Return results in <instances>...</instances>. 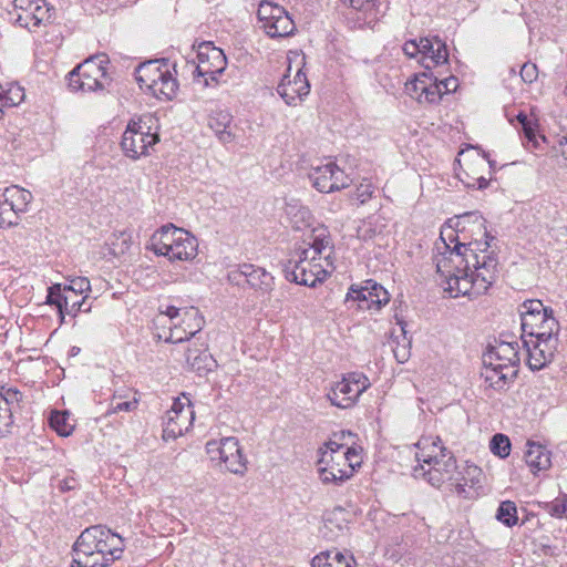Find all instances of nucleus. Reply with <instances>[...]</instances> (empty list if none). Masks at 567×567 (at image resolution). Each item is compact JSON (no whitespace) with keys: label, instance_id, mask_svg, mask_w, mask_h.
<instances>
[{"label":"nucleus","instance_id":"36","mask_svg":"<svg viewBox=\"0 0 567 567\" xmlns=\"http://www.w3.org/2000/svg\"><path fill=\"white\" fill-rule=\"evenodd\" d=\"M417 452L415 453L416 461L419 462V454H422L424 451L427 453L437 455L440 458H445V454H452L447 451L446 447L443 446L442 441L439 436H425L421 437L416 443Z\"/></svg>","mask_w":567,"mask_h":567},{"label":"nucleus","instance_id":"49","mask_svg":"<svg viewBox=\"0 0 567 567\" xmlns=\"http://www.w3.org/2000/svg\"><path fill=\"white\" fill-rule=\"evenodd\" d=\"M547 512L550 516L561 518L567 516V495L558 497L546 505Z\"/></svg>","mask_w":567,"mask_h":567},{"label":"nucleus","instance_id":"6","mask_svg":"<svg viewBox=\"0 0 567 567\" xmlns=\"http://www.w3.org/2000/svg\"><path fill=\"white\" fill-rule=\"evenodd\" d=\"M175 74V65L166 59L150 60L135 69V79L140 86L165 101L174 99L177 93L178 81Z\"/></svg>","mask_w":567,"mask_h":567},{"label":"nucleus","instance_id":"26","mask_svg":"<svg viewBox=\"0 0 567 567\" xmlns=\"http://www.w3.org/2000/svg\"><path fill=\"white\" fill-rule=\"evenodd\" d=\"M233 115L226 110L215 111L210 117L208 125L215 132L218 140L223 143H230L235 135L230 131Z\"/></svg>","mask_w":567,"mask_h":567},{"label":"nucleus","instance_id":"4","mask_svg":"<svg viewBox=\"0 0 567 567\" xmlns=\"http://www.w3.org/2000/svg\"><path fill=\"white\" fill-rule=\"evenodd\" d=\"M124 547L122 536L104 525H94L80 534L73 550L89 555L93 561L97 563V567H110L115 560L122 558Z\"/></svg>","mask_w":567,"mask_h":567},{"label":"nucleus","instance_id":"19","mask_svg":"<svg viewBox=\"0 0 567 567\" xmlns=\"http://www.w3.org/2000/svg\"><path fill=\"white\" fill-rule=\"evenodd\" d=\"M518 348L519 346L516 341H499L484 353L483 363L496 367V369L511 367L517 373L519 364Z\"/></svg>","mask_w":567,"mask_h":567},{"label":"nucleus","instance_id":"23","mask_svg":"<svg viewBox=\"0 0 567 567\" xmlns=\"http://www.w3.org/2000/svg\"><path fill=\"white\" fill-rule=\"evenodd\" d=\"M421 62L425 69L431 70L434 66H440L447 63L449 53L445 42L437 37L421 38L420 48Z\"/></svg>","mask_w":567,"mask_h":567},{"label":"nucleus","instance_id":"54","mask_svg":"<svg viewBox=\"0 0 567 567\" xmlns=\"http://www.w3.org/2000/svg\"><path fill=\"white\" fill-rule=\"evenodd\" d=\"M75 553V558H73L72 563H71V567H97V563L96 561H93L89 555H84L83 553H80V551H74Z\"/></svg>","mask_w":567,"mask_h":567},{"label":"nucleus","instance_id":"46","mask_svg":"<svg viewBox=\"0 0 567 567\" xmlns=\"http://www.w3.org/2000/svg\"><path fill=\"white\" fill-rule=\"evenodd\" d=\"M491 451L501 458L507 457L511 453L508 436L502 433L495 434L491 440Z\"/></svg>","mask_w":567,"mask_h":567},{"label":"nucleus","instance_id":"17","mask_svg":"<svg viewBox=\"0 0 567 567\" xmlns=\"http://www.w3.org/2000/svg\"><path fill=\"white\" fill-rule=\"evenodd\" d=\"M197 58L198 64L195 72L205 78L206 84H208V79L216 81L217 75L224 72L227 64L224 52L210 43H203L199 47Z\"/></svg>","mask_w":567,"mask_h":567},{"label":"nucleus","instance_id":"58","mask_svg":"<svg viewBox=\"0 0 567 567\" xmlns=\"http://www.w3.org/2000/svg\"><path fill=\"white\" fill-rule=\"evenodd\" d=\"M59 487L63 492L71 491L75 487V480L74 478H65L60 482Z\"/></svg>","mask_w":567,"mask_h":567},{"label":"nucleus","instance_id":"42","mask_svg":"<svg viewBox=\"0 0 567 567\" xmlns=\"http://www.w3.org/2000/svg\"><path fill=\"white\" fill-rule=\"evenodd\" d=\"M343 4L351 7L357 11H361L365 17H375L381 6L380 0H341Z\"/></svg>","mask_w":567,"mask_h":567},{"label":"nucleus","instance_id":"52","mask_svg":"<svg viewBox=\"0 0 567 567\" xmlns=\"http://www.w3.org/2000/svg\"><path fill=\"white\" fill-rule=\"evenodd\" d=\"M538 76L537 65L534 63H525L520 69V78L526 83H533Z\"/></svg>","mask_w":567,"mask_h":567},{"label":"nucleus","instance_id":"31","mask_svg":"<svg viewBox=\"0 0 567 567\" xmlns=\"http://www.w3.org/2000/svg\"><path fill=\"white\" fill-rule=\"evenodd\" d=\"M2 195L3 200H8L18 215L27 210L28 205L33 198L29 190L17 185L7 187Z\"/></svg>","mask_w":567,"mask_h":567},{"label":"nucleus","instance_id":"35","mask_svg":"<svg viewBox=\"0 0 567 567\" xmlns=\"http://www.w3.org/2000/svg\"><path fill=\"white\" fill-rule=\"evenodd\" d=\"M186 362L192 370L202 373L212 370L214 359L206 350L188 349L186 352Z\"/></svg>","mask_w":567,"mask_h":567},{"label":"nucleus","instance_id":"3","mask_svg":"<svg viewBox=\"0 0 567 567\" xmlns=\"http://www.w3.org/2000/svg\"><path fill=\"white\" fill-rule=\"evenodd\" d=\"M350 431H340L319 449L318 473L323 484H341L349 480L362 463L361 450L349 445Z\"/></svg>","mask_w":567,"mask_h":567},{"label":"nucleus","instance_id":"48","mask_svg":"<svg viewBox=\"0 0 567 567\" xmlns=\"http://www.w3.org/2000/svg\"><path fill=\"white\" fill-rule=\"evenodd\" d=\"M375 193V186L368 179H363L352 194V198L355 199L360 205L368 203Z\"/></svg>","mask_w":567,"mask_h":567},{"label":"nucleus","instance_id":"8","mask_svg":"<svg viewBox=\"0 0 567 567\" xmlns=\"http://www.w3.org/2000/svg\"><path fill=\"white\" fill-rule=\"evenodd\" d=\"M168 318L172 321L171 333L166 338L167 342L178 343L188 340L204 327V319L197 308H177L168 306L161 310L157 320L163 321Z\"/></svg>","mask_w":567,"mask_h":567},{"label":"nucleus","instance_id":"11","mask_svg":"<svg viewBox=\"0 0 567 567\" xmlns=\"http://www.w3.org/2000/svg\"><path fill=\"white\" fill-rule=\"evenodd\" d=\"M206 453L212 462L230 473L244 475L247 470V461L243 455L239 441L234 436L208 441Z\"/></svg>","mask_w":567,"mask_h":567},{"label":"nucleus","instance_id":"39","mask_svg":"<svg viewBox=\"0 0 567 567\" xmlns=\"http://www.w3.org/2000/svg\"><path fill=\"white\" fill-rule=\"evenodd\" d=\"M423 103L436 104L443 96V91L440 87L439 78L433 73H427L424 94H422Z\"/></svg>","mask_w":567,"mask_h":567},{"label":"nucleus","instance_id":"38","mask_svg":"<svg viewBox=\"0 0 567 567\" xmlns=\"http://www.w3.org/2000/svg\"><path fill=\"white\" fill-rule=\"evenodd\" d=\"M559 331V323L551 315L547 320H545L539 328H537L533 333L529 334L530 339L539 340V341H549L550 339H557V334Z\"/></svg>","mask_w":567,"mask_h":567},{"label":"nucleus","instance_id":"51","mask_svg":"<svg viewBox=\"0 0 567 567\" xmlns=\"http://www.w3.org/2000/svg\"><path fill=\"white\" fill-rule=\"evenodd\" d=\"M518 122L522 124L524 135L527 138L528 142H532L534 146L536 147L538 145L535 131L532 126V121L528 118V116L524 113H519L517 115Z\"/></svg>","mask_w":567,"mask_h":567},{"label":"nucleus","instance_id":"2","mask_svg":"<svg viewBox=\"0 0 567 567\" xmlns=\"http://www.w3.org/2000/svg\"><path fill=\"white\" fill-rule=\"evenodd\" d=\"M415 478H423L434 487L446 485L450 492L463 498H472L477 495L481 487L483 472L476 465H466L462 471L457 470L453 454H445V458L424 451L419 454V465L413 468Z\"/></svg>","mask_w":567,"mask_h":567},{"label":"nucleus","instance_id":"59","mask_svg":"<svg viewBox=\"0 0 567 567\" xmlns=\"http://www.w3.org/2000/svg\"><path fill=\"white\" fill-rule=\"evenodd\" d=\"M394 355L398 359V361L404 362V361H406V359L409 357V352L405 348H403L402 350L396 349V350H394Z\"/></svg>","mask_w":567,"mask_h":567},{"label":"nucleus","instance_id":"41","mask_svg":"<svg viewBox=\"0 0 567 567\" xmlns=\"http://www.w3.org/2000/svg\"><path fill=\"white\" fill-rule=\"evenodd\" d=\"M426 76L427 72H422L405 83L406 94L420 103H423L422 94H424Z\"/></svg>","mask_w":567,"mask_h":567},{"label":"nucleus","instance_id":"44","mask_svg":"<svg viewBox=\"0 0 567 567\" xmlns=\"http://www.w3.org/2000/svg\"><path fill=\"white\" fill-rule=\"evenodd\" d=\"M281 8L270 1H261L257 11L258 19L264 29L266 24H269L277 13L281 12Z\"/></svg>","mask_w":567,"mask_h":567},{"label":"nucleus","instance_id":"20","mask_svg":"<svg viewBox=\"0 0 567 567\" xmlns=\"http://www.w3.org/2000/svg\"><path fill=\"white\" fill-rule=\"evenodd\" d=\"M22 393L14 388L0 386V436L10 433L13 416L21 410Z\"/></svg>","mask_w":567,"mask_h":567},{"label":"nucleus","instance_id":"43","mask_svg":"<svg viewBox=\"0 0 567 567\" xmlns=\"http://www.w3.org/2000/svg\"><path fill=\"white\" fill-rule=\"evenodd\" d=\"M0 97L4 107H12L24 100V91L17 84H11L7 89L2 86V94Z\"/></svg>","mask_w":567,"mask_h":567},{"label":"nucleus","instance_id":"45","mask_svg":"<svg viewBox=\"0 0 567 567\" xmlns=\"http://www.w3.org/2000/svg\"><path fill=\"white\" fill-rule=\"evenodd\" d=\"M110 254L118 257L126 252L131 246V237L125 233L114 234L110 244Z\"/></svg>","mask_w":567,"mask_h":567},{"label":"nucleus","instance_id":"15","mask_svg":"<svg viewBox=\"0 0 567 567\" xmlns=\"http://www.w3.org/2000/svg\"><path fill=\"white\" fill-rule=\"evenodd\" d=\"M347 302H355L361 310L379 311L390 301L389 292L378 282L367 280L362 285H352L346 297Z\"/></svg>","mask_w":567,"mask_h":567},{"label":"nucleus","instance_id":"13","mask_svg":"<svg viewBox=\"0 0 567 567\" xmlns=\"http://www.w3.org/2000/svg\"><path fill=\"white\" fill-rule=\"evenodd\" d=\"M319 259H312L311 256L297 254V258H292L285 267L286 278L298 285L316 287L318 282H322L332 270L327 265H322Z\"/></svg>","mask_w":567,"mask_h":567},{"label":"nucleus","instance_id":"29","mask_svg":"<svg viewBox=\"0 0 567 567\" xmlns=\"http://www.w3.org/2000/svg\"><path fill=\"white\" fill-rule=\"evenodd\" d=\"M312 567H353L354 559L346 557L337 550H328L315 556L311 563Z\"/></svg>","mask_w":567,"mask_h":567},{"label":"nucleus","instance_id":"50","mask_svg":"<svg viewBox=\"0 0 567 567\" xmlns=\"http://www.w3.org/2000/svg\"><path fill=\"white\" fill-rule=\"evenodd\" d=\"M47 302L50 305H55L61 313L63 312V307H68V297L62 298L60 285H54L49 288Z\"/></svg>","mask_w":567,"mask_h":567},{"label":"nucleus","instance_id":"21","mask_svg":"<svg viewBox=\"0 0 567 567\" xmlns=\"http://www.w3.org/2000/svg\"><path fill=\"white\" fill-rule=\"evenodd\" d=\"M553 315V310L545 307L538 299L526 300L520 306L522 331L529 336Z\"/></svg>","mask_w":567,"mask_h":567},{"label":"nucleus","instance_id":"60","mask_svg":"<svg viewBox=\"0 0 567 567\" xmlns=\"http://www.w3.org/2000/svg\"><path fill=\"white\" fill-rule=\"evenodd\" d=\"M82 302H73L72 310L79 311L81 309Z\"/></svg>","mask_w":567,"mask_h":567},{"label":"nucleus","instance_id":"47","mask_svg":"<svg viewBox=\"0 0 567 567\" xmlns=\"http://www.w3.org/2000/svg\"><path fill=\"white\" fill-rule=\"evenodd\" d=\"M19 215L12 208L8 200H3L0 195V227L12 226L18 224Z\"/></svg>","mask_w":567,"mask_h":567},{"label":"nucleus","instance_id":"14","mask_svg":"<svg viewBox=\"0 0 567 567\" xmlns=\"http://www.w3.org/2000/svg\"><path fill=\"white\" fill-rule=\"evenodd\" d=\"M195 417L189 399L183 394L174 401L169 411L164 419L163 439L174 440L187 432Z\"/></svg>","mask_w":567,"mask_h":567},{"label":"nucleus","instance_id":"37","mask_svg":"<svg viewBox=\"0 0 567 567\" xmlns=\"http://www.w3.org/2000/svg\"><path fill=\"white\" fill-rule=\"evenodd\" d=\"M50 425L61 436H69L74 430V424L66 411H52L50 415Z\"/></svg>","mask_w":567,"mask_h":567},{"label":"nucleus","instance_id":"10","mask_svg":"<svg viewBox=\"0 0 567 567\" xmlns=\"http://www.w3.org/2000/svg\"><path fill=\"white\" fill-rule=\"evenodd\" d=\"M150 118L131 121L123 133L121 147L124 155L131 159H138L150 154V148L158 143L159 137L151 132Z\"/></svg>","mask_w":567,"mask_h":567},{"label":"nucleus","instance_id":"61","mask_svg":"<svg viewBox=\"0 0 567 567\" xmlns=\"http://www.w3.org/2000/svg\"><path fill=\"white\" fill-rule=\"evenodd\" d=\"M299 213L301 214L302 219H305L307 216H309V212L305 208H301L299 210Z\"/></svg>","mask_w":567,"mask_h":567},{"label":"nucleus","instance_id":"57","mask_svg":"<svg viewBox=\"0 0 567 567\" xmlns=\"http://www.w3.org/2000/svg\"><path fill=\"white\" fill-rule=\"evenodd\" d=\"M136 405H137L136 400L118 402L116 404H114V402H112L110 413H117L121 411H132V410L136 409Z\"/></svg>","mask_w":567,"mask_h":567},{"label":"nucleus","instance_id":"7","mask_svg":"<svg viewBox=\"0 0 567 567\" xmlns=\"http://www.w3.org/2000/svg\"><path fill=\"white\" fill-rule=\"evenodd\" d=\"M109 59L106 55H93L76 65L68 76L72 91L97 92L109 89L111 78L106 72Z\"/></svg>","mask_w":567,"mask_h":567},{"label":"nucleus","instance_id":"28","mask_svg":"<svg viewBox=\"0 0 567 567\" xmlns=\"http://www.w3.org/2000/svg\"><path fill=\"white\" fill-rule=\"evenodd\" d=\"M295 29V22L284 8H281V12L277 13L275 19L264 28L265 32L271 38L288 37L293 33Z\"/></svg>","mask_w":567,"mask_h":567},{"label":"nucleus","instance_id":"27","mask_svg":"<svg viewBox=\"0 0 567 567\" xmlns=\"http://www.w3.org/2000/svg\"><path fill=\"white\" fill-rule=\"evenodd\" d=\"M482 375L491 388L504 390L516 378L517 373L511 367L496 369V367H489V364L484 363Z\"/></svg>","mask_w":567,"mask_h":567},{"label":"nucleus","instance_id":"16","mask_svg":"<svg viewBox=\"0 0 567 567\" xmlns=\"http://www.w3.org/2000/svg\"><path fill=\"white\" fill-rule=\"evenodd\" d=\"M313 186L321 193H332L346 188L351 179L333 162L312 168L310 175Z\"/></svg>","mask_w":567,"mask_h":567},{"label":"nucleus","instance_id":"40","mask_svg":"<svg viewBox=\"0 0 567 567\" xmlns=\"http://www.w3.org/2000/svg\"><path fill=\"white\" fill-rule=\"evenodd\" d=\"M496 518L504 525L512 527L517 524V507L514 502H502L496 514Z\"/></svg>","mask_w":567,"mask_h":567},{"label":"nucleus","instance_id":"22","mask_svg":"<svg viewBox=\"0 0 567 567\" xmlns=\"http://www.w3.org/2000/svg\"><path fill=\"white\" fill-rule=\"evenodd\" d=\"M558 339H550L549 341L539 340H524V346L527 350V362L532 370H540L554 358L557 349Z\"/></svg>","mask_w":567,"mask_h":567},{"label":"nucleus","instance_id":"1","mask_svg":"<svg viewBox=\"0 0 567 567\" xmlns=\"http://www.w3.org/2000/svg\"><path fill=\"white\" fill-rule=\"evenodd\" d=\"M457 233L462 243L451 248L443 236L436 244L433 261L440 285L452 298L477 297L487 291L497 278L498 260L492 249L484 218L476 212L458 216Z\"/></svg>","mask_w":567,"mask_h":567},{"label":"nucleus","instance_id":"34","mask_svg":"<svg viewBox=\"0 0 567 567\" xmlns=\"http://www.w3.org/2000/svg\"><path fill=\"white\" fill-rule=\"evenodd\" d=\"M386 228V219L379 215L368 217L358 228V237L362 240H371L381 235Z\"/></svg>","mask_w":567,"mask_h":567},{"label":"nucleus","instance_id":"9","mask_svg":"<svg viewBox=\"0 0 567 567\" xmlns=\"http://www.w3.org/2000/svg\"><path fill=\"white\" fill-rule=\"evenodd\" d=\"M371 383L361 372H349L338 381L330 384L326 396L331 405L339 409L354 406L361 394L370 388Z\"/></svg>","mask_w":567,"mask_h":567},{"label":"nucleus","instance_id":"32","mask_svg":"<svg viewBox=\"0 0 567 567\" xmlns=\"http://www.w3.org/2000/svg\"><path fill=\"white\" fill-rule=\"evenodd\" d=\"M301 252L302 255L311 256L312 259L321 260L323 258L327 267L333 269L332 262L330 261V240L323 234L316 236L313 243L308 248H303Z\"/></svg>","mask_w":567,"mask_h":567},{"label":"nucleus","instance_id":"53","mask_svg":"<svg viewBox=\"0 0 567 567\" xmlns=\"http://www.w3.org/2000/svg\"><path fill=\"white\" fill-rule=\"evenodd\" d=\"M90 280L85 277H78L72 279L70 286L68 287V290L76 293H83L90 291Z\"/></svg>","mask_w":567,"mask_h":567},{"label":"nucleus","instance_id":"56","mask_svg":"<svg viewBox=\"0 0 567 567\" xmlns=\"http://www.w3.org/2000/svg\"><path fill=\"white\" fill-rule=\"evenodd\" d=\"M440 87L445 93L455 92L458 86V80L455 76L445 78L443 80H439Z\"/></svg>","mask_w":567,"mask_h":567},{"label":"nucleus","instance_id":"55","mask_svg":"<svg viewBox=\"0 0 567 567\" xmlns=\"http://www.w3.org/2000/svg\"><path fill=\"white\" fill-rule=\"evenodd\" d=\"M421 39L406 41L403 45V52L409 58H416L420 55Z\"/></svg>","mask_w":567,"mask_h":567},{"label":"nucleus","instance_id":"18","mask_svg":"<svg viewBox=\"0 0 567 567\" xmlns=\"http://www.w3.org/2000/svg\"><path fill=\"white\" fill-rule=\"evenodd\" d=\"M291 65L289 64L287 73L284 75L281 82L277 87L278 94L284 99L288 105H297L310 92V84L306 74L300 68L296 70L295 75L291 78Z\"/></svg>","mask_w":567,"mask_h":567},{"label":"nucleus","instance_id":"5","mask_svg":"<svg viewBox=\"0 0 567 567\" xmlns=\"http://www.w3.org/2000/svg\"><path fill=\"white\" fill-rule=\"evenodd\" d=\"M147 248L171 261L192 260L197 256L198 243L189 231L168 224L151 236Z\"/></svg>","mask_w":567,"mask_h":567},{"label":"nucleus","instance_id":"24","mask_svg":"<svg viewBox=\"0 0 567 567\" xmlns=\"http://www.w3.org/2000/svg\"><path fill=\"white\" fill-rule=\"evenodd\" d=\"M238 277H244L246 282L255 288L261 290H269L272 286V276L260 267L250 264L239 266L238 270L230 274V278L237 280Z\"/></svg>","mask_w":567,"mask_h":567},{"label":"nucleus","instance_id":"25","mask_svg":"<svg viewBox=\"0 0 567 567\" xmlns=\"http://www.w3.org/2000/svg\"><path fill=\"white\" fill-rule=\"evenodd\" d=\"M525 462L534 474L546 471L551 464L550 452L545 446L528 441Z\"/></svg>","mask_w":567,"mask_h":567},{"label":"nucleus","instance_id":"33","mask_svg":"<svg viewBox=\"0 0 567 567\" xmlns=\"http://www.w3.org/2000/svg\"><path fill=\"white\" fill-rule=\"evenodd\" d=\"M347 528L344 512L342 509H336L329 513L324 520L322 533L323 536L330 540H334L343 533Z\"/></svg>","mask_w":567,"mask_h":567},{"label":"nucleus","instance_id":"30","mask_svg":"<svg viewBox=\"0 0 567 567\" xmlns=\"http://www.w3.org/2000/svg\"><path fill=\"white\" fill-rule=\"evenodd\" d=\"M485 161H487L489 168L494 167V162L489 161L486 155H484V157H477L476 161L466 164L465 173L471 178V181L467 182V186L478 189L488 186L491 178H486L478 172V168L485 169Z\"/></svg>","mask_w":567,"mask_h":567},{"label":"nucleus","instance_id":"12","mask_svg":"<svg viewBox=\"0 0 567 567\" xmlns=\"http://www.w3.org/2000/svg\"><path fill=\"white\" fill-rule=\"evenodd\" d=\"M9 14L19 27L35 31L51 22L54 9L45 0H13Z\"/></svg>","mask_w":567,"mask_h":567}]
</instances>
